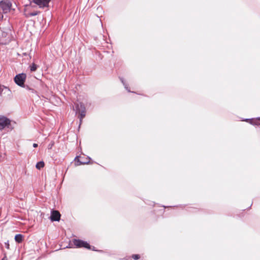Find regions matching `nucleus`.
<instances>
[{"mask_svg":"<svg viewBox=\"0 0 260 260\" xmlns=\"http://www.w3.org/2000/svg\"><path fill=\"white\" fill-rule=\"evenodd\" d=\"M26 79V75L25 73L19 74L15 77L14 81L18 86L24 87Z\"/></svg>","mask_w":260,"mask_h":260,"instance_id":"nucleus-1","label":"nucleus"},{"mask_svg":"<svg viewBox=\"0 0 260 260\" xmlns=\"http://www.w3.org/2000/svg\"><path fill=\"white\" fill-rule=\"evenodd\" d=\"M12 3L9 0H3L0 2V10L4 13H6L10 10Z\"/></svg>","mask_w":260,"mask_h":260,"instance_id":"nucleus-2","label":"nucleus"},{"mask_svg":"<svg viewBox=\"0 0 260 260\" xmlns=\"http://www.w3.org/2000/svg\"><path fill=\"white\" fill-rule=\"evenodd\" d=\"M11 125V120L5 117H0V129H3L5 127H7L8 128L10 127V125Z\"/></svg>","mask_w":260,"mask_h":260,"instance_id":"nucleus-3","label":"nucleus"},{"mask_svg":"<svg viewBox=\"0 0 260 260\" xmlns=\"http://www.w3.org/2000/svg\"><path fill=\"white\" fill-rule=\"evenodd\" d=\"M51 0H32V2L39 6L40 8L48 7Z\"/></svg>","mask_w":260,"mask_h":260,"instance_id":"nucleus-4","label":"nucleus"},{"mask_svg":"<svg viewBox=\"0 0 260 260\" xmlns=\"http://www.w3.org/2000/svg\"><path fill=\"white\" fill-rule=\"evenodd\" d=\"M60 214L57 210H53L51 211L50 219L52 221H58L60 219Z\"/></svg>","mask_w":260,"mask_h":260,"instance_id":"nucleus-5","label":"nucleus"},{"mask_svg":"<svg viewBox=\"0 0 260 260\" xmlns=\"http://www.w3.org/2000/svg\"><path fill=\"white\" fill-rule=\"evenodd\" d=\"M71 245H69L68 246H67L66 247H64L63 248H81L82 247H83L86 249H91L92 250L96 251L94 249V246L92 245H74L75 246H71Z\"/></svg>","mask_w":260,"mask_h":260,"instance_id":"nucleus-6","label":"nucleus"},{"mask_svg":"<svg viewBox=\"0 0 260 260\" xmlns=\"http://www.w3.org/2000/svg\"><path fill=\"white\" fill-rule=\"evenodd\" d=\"M80 108H79V105L78 104H77V106H76V108L77 111L78 112H80V120H81V119H83L85 117L86 111H85V108L83 104H80Z\"/></svg>","mask_w":260,"mask_h":260,"instance_id":"nucleus-7","label":"nucleus"},{"mask_svg":"<svg viewBox=\"0 0 260 260\" xmlns=\"http://www.w3.org/2000/svg\"><path fill=\"white\" fill-rule=\"evenodd\" d=\"M86 160H81V157L76 156L75 158V165L79 166L81 165L88 164L90 162V158H86Z\"/></svg>","mask_w":260,"mask_h":260,"instance_id":"nucleus-8","label":"nucleus"},{"mask_svg":"<svg viewBox=\"0 0 260 260\" xmlns=\"http://www.w3.org/2000/svg\"><path fill=\"white\" fill-rule=\"evenodd\" d=\"M40 12L39 11H34L31 13L27 12L26 9H25L24 10V15L26 17H30L31 16H34L37 15L38 14H39Z\"/></svg>","mask_w":260,"mask_h":260,"instance_id":"nucleus-9","label":"nucleus"},{"mask_svg":"<svg viewBox=\"0 0 260 260\" xmlns=\"http://www.w3.org/2000/svg\"><path fill=\"white\" fill-rule=\"evenodd\" d=\"M24 236L21 234H17L15 236V240L18 243L22 242Z\"/></svg>","mask_w":260,"mask_h":260,"instance_id":"nucleus-10","label":"nucleus"},{"mask_svg":"<svg viewBox=\"0 0 260 260\" xmlns=\"http://www.w3.org/2000/svg\"><path fill=\"white\" fill-rule=\"evenodd\" d=\"M45 164L44 161H41L38 162L36 166V167L37 169L40 170L41 168H43L44 167Z\"/></svg>","mask_w":260,"mask_h":260,"instance_id":"nucleus-11","label":"nucleus"},{"mask_svg":"<svg viewBox=\"0 0 260 260\" xmlns=\"http://www.w3.org/2000/svg\"><path fill=\"white\" fill-rule=\"evenodd\" d=\"M73 244H88L86 242H84L81 240L74 239Z\"/></svg>","mask_w":260,"mask_h":260,"instance_id":"nucleus-12","label":"nucleus"},{"mask_svg":"<svg viewBox=\"0 0 260 260\" xmlns=\"http://www.w3.org/2000/svg\"><path fill=\"white\" fill-rule=\"evenodd\" d=\"M37 68H38V66L35 63H32L30 66V70L31 72L36 71L37 70Z\"/></svg>","mask_w":260,"mask_h":260,"instance_id":"nucleus-13","label":"nucleus"},{"mask_svg":"<svg viewBox=\"0 0 260 260\" xmlns=\"http://www.w3.org/2000/svg\"><path fill=\"white\" fill-rule=\"evenodd\" d=\"M251 123L253 125H260V117L257 119L253 120Z\"/></svg>","mask_w":260,"mask_h":260,"instance_id":"nucleus-14","label":"nucleus"},{"mask_svg":"<svg viewBox=\"0 0 260 260\" xmlns=\"http://www.w3.org/2000/svg\"><path fill=\"white\" fill-rule=\"evenodd\" d=\"M132 257L134 259H138L140 258V255L139 254H133L132 255Z\"/></svg>","mask_w":260,"mask_h":260,"instance_id":"nucleus-15","label":"nucleus"},{"mask_svg":"<svg viewBox=\"0 0 260 260\" xmlns=\"http://www.w3.org/2000/svg\"><path fill=\"white\" fill-rule=\"evenodd\" d=\"M3 160V157H2V155L1 153H0V162L1 161H2Z\"/></svg>","mask_w":260,"mask_h":260,"instance_id":"nucleus-16","label":"nucleus"},{"mask_svg":"<svg viewBox=\"0 0 260 260\" xmlns=\"http://www.w3.org/2000/svg\"><path fill=\"white\" fill-rule=\"evenodd\" d=\"M86 158L85 157H81V160H86Z\"/></svg>","mask_w":260,"mask_h":260,"instance_id":"nucleus-17","label":"nucleus"},{"mask_svg":"<svg viewBox=\"0 0 260 260\" xmlns=\"http://www.w3.org/2000/svg\"><path fill=\"white\" fill-rule=\"evenodd\" d=\"M2 91H3V89L2 88V87L0 85V96L2 95Z\"/></svg>","mask_w":260,"mask_h":260,"instance_id":"nucleus-18","label":"nucleus"},{"mask_svg":"<svg viewBox=\"0 0 260 260\" xmlns=\"http://www.w3.org/2000/svg\"><path fill=\"white\" fill-rule=\"evenodd\" d=\"M33 147H35V148L37 147H38V144H36V143H34V144H33Z\"/></svg>","mask_w":260,"mask_h":260,"instance_id":"nucleus-19","label":"nucleus"},{"mask_svg":"<svg viewBox=\"0 0 260 260\" xmlns=\"http://www.w3.org/2000/svg\"><path fill=\"white\" fill-rule=\"evenodd\" d=\"M7 245V249H9V246L10 245L9 244H8V245Z\"/></svg>","mask_w":260,"mask_h":260,"instance_id":"nucleus-20","label":"nucleus"},{"mask_svg":"<svg viewBox=\"0 0 260 260\" xmlns=\"http://www.w3.org/2000/svg\"><path fill=\"white\" fill-rule=\"evenodd\" d=\"M5 244H8V243L5 242Z\"/></svg>","mask_w":260,"mask_h":260,"instance_id":"nucleus-21","label":"nucleus"}]
</instances>
